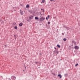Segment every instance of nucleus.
Masks as SVG:
<instances>
[{
	"label": "nucleus",
	"mask_w": 80,
	"mask_h": 80,
	"mask_svg": "<svg viewBox=\"0 0 80 80\" xmlns=\"http://www.w3.org/2000/svg\"><path fill=\"white\" fill-rule=\"evenodd\" d=\"M55 49H57V48H55Z\"/></svg>",
	"instance_id": "29"
},
{
	"label": "nucleus",
	"mask_w": 80,
	"mask_h": 80,
	"mask_svg": "<svg viewBox=\"0 0 80 80\" xmlns=\"http://www.w3.org/2000/svg\"><path fill=\"white\" fill-rule=\"evenodd\" d=\"M46 20H48V17H46Z\"/></svg>",
	"instance_id": "20"
},
{
	"label": "nucleus",
	"mask_w": 80,
	"mask_h": 80,
	"mask_svg": "<svg viewBox=\"0 0 80 80\" xmlns=\"http://www.w3.org/2000/svg\"><path fill=\"white\" fill-rule=\"evenodd\" d=\"M58 51H56V53H57V54H58Z\"/></svg>",
	"instance_id": "22"
},
{
	"label": "nucleus",
	"mask_w": 80,
	"mask_h": 80,
	"mask_svg": "<svg viewBox=\"0 0 80 80\" xmlns=\"http://www.w3.org/2000/svg\"><path fill=\"white\" fill-rule=\"evenodd\" d=\"M15 40H16V37H15Z\"/></svg>",
	"instance_id": "28"
},
{
	"label": "nucleus",
	"mask_w": 80,
	"mask_h": 80,
	"mask_svg": "<svg viewBox=\"0 0 80 80\" xmlns=\"http://www.w3.org/2000/svg\"><path fill=\"white\" fill-rule=\"evenodd\" d=\"M0 21L1 23H3V21L2 20H0Z\"/></svg>",
	"instance_id": "14"
},
{
	"label": "nucleus",
	"mask_w": 80,
	"mask_h": 80,
	"mask_svg": "<svg viewBox=\"0 0 80 80\" xmlns=\"http://www.w3.org/2000/svg\"><path fill=\"white\" fill-rule=\"evenodd\" d=\"M62 35H64V33H62Z\"/></svg>",
	"instance_id": "23"
},
{
	"label": "nucleus",
	"mask_w": 80,
	"mask_h": 80,
	"mask_svg": "<svg viewBox=\"0 0 80 80\" xmlns=\"http://www.w3.org/2000/svg\"><path fill=\"white\" fill-rule=\"evenodd\" d=\"M77 65H78V64H76L75 66L77 67Z\"/></svg>",
	"instance_id": "19"
},
{
	"label": "nucleus",
	"mask_w": 80,
	"mask_h": 80,
	"mask_svg": "<svg viewBox=\"0 0 80 80\" xmlns=\"http://www.w3.org/2000/svg\"><path fill=\"white\" fill-rule=\"evenodd\" d=\"M50 0L51 2H52V1H53V0Z\"/></svg>",
	"instance_id": "24"
},
{
	"label": "nucleus",
	"mask_w": 80,
	"mask_h": 80,
	"mask_svg": "<svg viewBox=\"0 0 80 80\" xmlns=\"http://www.w3.org/2000/svg\"><path fill=\"white\" fill-rule=\"evenodd\" d=\"M14 28L15 29H17V27L15 26V27H14Z\"/></svg>",
	"instance_id": "17"
},
{
	"label": "nucleus",
	"mask_w": 80,
	"mask_h": 80,
	"mask_svg": "<svg viewBox=\"0 0 80 80\" xmlns=\"http://www.w3.org/2000/svg\"><path fill=\"white\" fill-rule=\"evenodd\" d=\"M14 36L15 38L16 37V35H14Z\"/></svg>",
	"instance_id": "25"
},
{
	"label": "nucleus",
	"mask_w": 80,
	"mask_h": 80,
	"mask_svg": "<svg viewBox=\"0 0 80 80\" xmlns=\"http://www.w3.org/2000/svg\"><path fill=\"white\" fill-rule=\"evenodd\" d=\"M33 18V16L32 15H31V17H29V18H30V19H32V18Z\"/></svg>",
	"instance_id": "7"
},
{
	"label": "nucleus",
	"mask_w": 80,
	"mask_h": 80,
	"mask_svg": "<svg viewBox=\"0 0 80 80\" xmlns=\"http://www.w3.org/2000/svg\"><path fill=\"white\" fill-rule=\"evenodd\" d=\"M63 27L64 28H66V29H67V30H70V28L68 27H67V26H65V25H63Z\"/></svg>",
	"instance_id": "2"
},
{
	"label": "nucleus",
	"mask_w": 80,
	"mask_h": 80,
	"mask_svg": "<svg viewBox=\"0 0 80 80\" xmlns=\"http://www.w3.org/2000/svg\"><path fill=\"white\" fill-rule=\"evenodd\" d=\"M11 78L12 79V80H15V79H16V77L14 76H12Z\"/></svg>",
	"instance_id": "4"
},
{
	"label": "nucleus",
	"mask_w": 80,
	"mask_h": 80,
	"mask_svg": "<svg viewBox=\"0 0 80 80\" xmlns=\"http://www.w3.org/2000/svg\"><path fill=\"white\" fill-rule=\"evenodd\" d=\"M57 30H58V29H57Z\"/></svg>",
	"instance_id": "33"
},
{
	"label": "nucleus",
	"mask_w": 80,
	"mask_h": 80,
	"mask_svg": "<svg viewBox=\"0 0 80 80\" xmlns=\"http://www.w3.org/2000/svg\"><path fill=\"white\" fill-rule=\"evenodd\" d=\"M35 20H38V18L37 17H36L35 18Z\"/></svg>",
	"instance_id": "6"
},
{
	"label": "nucleus",
	"mask_w": 80,
	"mask_h": 80,
	"mask_svg": "<svg viewBox=\"0 0 80 80\" xmlns=\"http://www.w3.org/2000/svg\"><path fill=\"white\" fill-rule=\"evenodd\" d=\"M20 5H21L22 6H23V5H22V4H20Z\"/></svg>",
	"instance_id": "27"
},
{
	"label": "nucleus",
	"mask_w": 80,
	"mask_h": 80,
	"mask_svg": "<svg viewBox=\"0 0 80 80\" xmlns=\"http://www.w3.org/2000/svg\"><path fill=\"white\" fill-rule=\"evenodd\" d=\"M48 25H50V22H48Z\"/></svg>",
	"instance_id": "16"
},
{
	"label": "nucleus",
	"mask_w": 80,
	"mask_h": 80,
	"mask_svg": "<svg viewBox=\"0 0 80 80\" xmlns=\"http://www.w3.org/2000/svg\"><path fill=\"white\" fill-rule=\"evenodd\" d=\"M25 68H26V67H25Z\"/></svg>",
	"instance_id": "31"
},
{
	"label": "nucleus",
	"mask_w": 80,
	"mask_h": 80,
	"mask_svg": "<svg viewBox=\"0 0 80 80\" xmlns=\"http://www.w3.org/2000/svg\"><path fill=\"white\" fill-rule=\"evenodd\" d=\"M57 47H58V48H60V46L58 44L57 45Z\"/></svg>",
	"instance_id": "12"
},
{
	"label": "nucleus",
	"mask_w": 80,
	"mask_h": 80,
	"mask_svg": "<svg viewBox=\"0 0 80 80\" xmlns=\"http://www.w3.org/2000/svg\"><path fill=\"white\" fill-rule=\"evenodd\" d=\"M42 3H44V2H45V0H42Z\"/></svg>",
	"instance_id": "18"
},
{
	"label": "nucleus",
	"mask_w": 80,
	"mask_h": 80,
	"mask_svg": "<svg viewBox=\"0 0 80 80\" xmlns=\"http://www.w3.org/2000/svg\"><path fill=\"white\" fill-rule=\"evenodd\" d=\"M35 63H36V64H37V62H35Z\"/></svg>",
	"instance_id": "26"
},
{
	"label": "nucleus",
	"mask_w": 80,
	"mask_h": 80,
	"mask_svg": "<svg viewBox=\"0 0 80 80\" xmlns=\"http://www.w3.org/2000/svg\"><path fill=\"white\" fill-rule=\"evenodd\" d=\"M45 18L43 17H42L40 18L39 21H40V22H42L43 20H45Z\"/></svg>",
	"instance_id": "1"
},
{
	"label": "nucleus",
	"mask_w": 80,
	"mask_h": 80,
	"mask_svg": "<svg viewBox=\"0 0 80 80\" xmlns=\"http://www.w3.org/2000/svg\"><path fill=\"white\" fill-rule=\"evenodd\" d=\"M23 25V23H22V22L20 23L19 24V25L20 27H22V25Z\"/></svg>",
	"instance_id": "8"
},
{
	"label": "nucleus",
	"mask_w": 80,
	"mask_h": 80,
	"mask_svg": "<svg viewBox=\"0 0 80 80\" xmlns=\"http://www.w3.org/2000/svg\"><path fill=\"white\" fill-rule=\"evenodd\" d=\"M63 40H64V41H66L67 39L65 38H64L63 39Z\"/></svg>",
	"instance_id": "15"
},
{
	"label": "nucleus",
	"mask_w": 80,
	"mask_h": 80,
	"mask_svg": "<svg viewBox=\"0 0 80 80\" xmlns=\"http://www.w3.org/2000/svg\"><path fill=\"white\" fill-rule=\"evenodd\" d=\"M74 48L76 49V50H78L79 47L78 46H75Z\"/></svg>",
	"instance_id": "5"
},
{
	"label": "nucleus",
	"mask_w": 80,
	"mask_h": 80,
	"mask_svg": "<svg viewBox=\"0 0 80 80\" xmlns=\"http://www.w3.org/2000/svg\"><path fill=\"white\" fill-rule=\"evenodd\" d=\"M58 77H59L60 78H62V75L60 74H58Z\"/></svg>",
	"instance_id": "9"
},
{
	"label": "nucleus",
	"mask_w": 80,
	"mask_h": 80,
	"mask_svg": "<svg viewBox=\"0 0 80 80\" xmlns=\"http://www.w3.org/2000/svg\"><path fill=\"white\" fill-rule=\"evenodd\" d=\"M26 8H29V5L27 4L26 6Z\"/></svg>",
	"instance_id": "10"
},
{
	"label": "nucleus",
	"mask_w": 80,
	"mask_h": 80,
	"mask_svg": "<svg viewBox=\"0 0 80 80\" xmlns=\"http://www.w3.org/2000/svg\"><path fill=\"white\" fill-rule=\"evenodd\" d=\"M28 11L29 12L31 13H32V10H29Z\"/></svg>",
	"instance_id": "13"
},
{
	"label": "nucleus",
	"mask_w": 80,
	"mask_h": 80,
	"mask_svg": "<svg viewBox=\"0 0 80 80\" xmlns=\"http://www.w3.org/2000/svg\"><path fill=\"white\" fill-rule=\"evenodd\" d=\"M41 10H43V12H45V10L44 9H42V8H41Z\"/></svg>",
	"instance_id": "11"
},
{
	"label": "nucleus",
	"mask_w": 80,
	"mask_h": 80,
	"mask_svg": "<svg viewBox=\"0 0 80 80\" xmlns=\"http://www.w3.org/2000/svg\"><path fill=\"white\" fill-rule=\"evenodd\" d=\"M20 11L21 15H23V11H22V10H20Z\"/></svg>",
	"instance_id": "3"
},
{
	"label": "nucleus",
	"mask_w": 80,
	"mask_h": 80,
	"mask_svg": "<svg viewBox=\"0 0 80 80\" xmlns=\"http://www.w3.org/2000/svg\"><path fill=\"white\" fill-rule=\"evenodd\" d=\"M48 18H50V15H48Z\"/></svg>",
	"instance_id": "21"
},
{
	"label": "nucleus",
	"mask_w": 80,
	"mask_h": 80,
	"mask_svg": "<svg viewBox=\"0 0 80 80\" xmlns=\"http://www.w3.org/2000/svg\"><path fill=\"white\" fill-rule=\"evenodd\" d=\"M24 70H23V72H24Z\"/></svg>",
	"instance_id": "32"
},
{
	"label": "nucleus",
	"mask_w": 80,
	"mask_h": 80,
	"mask_svg": "<svg viewBox=\"0 0 80 80\" xmlns=\"http://www.w3.org/2000/svg\"><path fill=\"white\" fill-rule=\"evenodd\" d=\"M53 2H55L54 0H53Z\"/></svg>",
	"instance_id": "30"
}]
</instances>
